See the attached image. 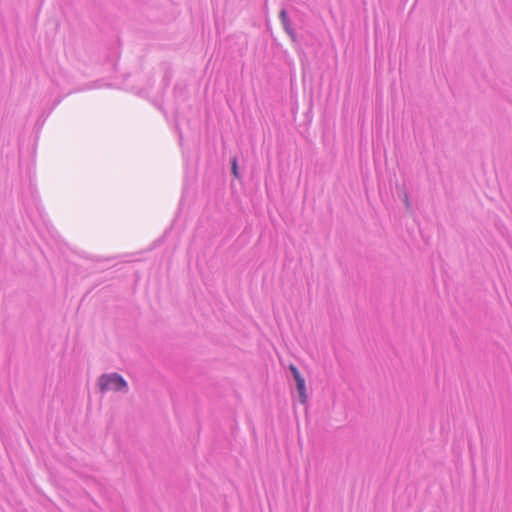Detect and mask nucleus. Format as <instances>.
Returning <instances> with one entry per match:
<instances>
[{
	"label": "nucleus",
	"mask_w": 512,
	"mask_h": 512,
	"mask_svg": "<svg viewBox=\"0 0 512 512\" xmlns=\"http://www.w3.org/2000/svg\"><path fill=\"white\" fill-rule=\"evenodd\" d=\"M99 386L102 392L120 391L127 387L126 381L117 373L102 375L99 378Z\"/></svg>",
	"instance_id": "obj_1"
},
{
	"label": "nucleus",
	"mask_w": 512,
	"mask_h": 512,
	"mask_svg": "<svg viewBox=\"0 0 512 512\" xmlns=\"http://www.w3.org/2000/svg\"><path fill=\"white\" fill-rule=\"evenodd\" d=\"M295 382L297 386V391L299 393V400L301 404H306L308 396L306 393L305 379L303 377H300L296 379Z\"/></svg>",
	"instance_id": "obj_2"
},
{
	"label": "nucleus",
	"mask_w": 512,
	"mask_h": 512,
	"mask_svg": "<svg viewBox=\"0 0 512 512\" xmlns=\"http://www.w3.org/2000/svg\"><path fill=\"white\" fill-rule=\"evenodd\" d=\"M232 173L234 177L239 178L238 164L237 159L235 157L232 159Z\"/></svg>",
	"instance_id": "obj_3"
},
{
	"label": "nucleus",
	"mask_w": 512,
	"mask_h": 512,
	"mask_svg": "<svg viewBox=\"0 0 512 512\" xmlns=\"http://www.w3.org/2000/svg\"><path fill=\"white\" fill-rule=\"evenodd\" d=\"M289 369H290V371H291V373H292V375L294 377V380L302 377L300 372H299V370L297 369V367L295 365L291 364Z\"/></svg>",
	"instance_id": "obj_4"
},
{
	"label": "nucleus",
	"mask_w": 512,
	"mask_h": 512,
	"mask_svg": "<svg viewBox=\"0 0 512 512\" xmlns=\"http://www.w3.org/2000/svg\"><path fill=\"white\" fill-rule=\"evenodd\" d=\"M280 18H281L282 23L284 24V26H286L287 22H288V18H287V12L285 10H282L280 12Z\"/></svg>",
	"instance_id": "obj_5"
}]
</instances>
